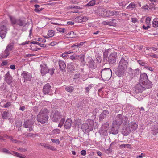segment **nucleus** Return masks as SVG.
<instances>
[{
    "label": "nucleus",
    "instance_id": "1",
    "mask_svg": "<svg viewBox=\"0 0 158 158\" xmlns=\"http://www.w3.org/2000/svg\"><path fill=\"white\" fill-rule=\"evenodd\" d=\"M128 119V118L126 116H123V117L121 114L118 115L116 117V120L113 122L111 131L110 132V134L112 133L114 135L117 134L118 133V128L122 123V121L126 122L124 123V125L126 123H127V121Z\"/></svg>",
    "mask_w": 158,
    "mask_h": 158
},
{
    "label": "nucleus",
    "instance_id": "2",
    "mask_svg": "<svg viewBox=\"0 0 158 158\" xmlns=\"http://www.w3.org/2000/svg\"><path fill=\"white\" fill-rule=\"evenodd\" d=\"M137 128L138 125L135 122H131L128 124L126 123L123 125L122 134L124 136H127L132 131L136 130Z\"/></svg>",
    "mask_w": 158,
    "mask_h": 158
},
{
    "label": "nucleus",
    "instance_id": "3",
    "mask_svg": "<svg viewBox=\"0 0 158 158\" xmlns=\"http://www.w3.org/2000/svg\"><path fill=\"white\" fill-rule=\"evenodd\" d=\"M49 113L48 110L45 109L40 111L37 116V120L38 122L43 124L48 121V113Z\"/></svg>",
    "mask_w": 158,
    "mask_h": 158
},
{
    "label": "nucleus",
    "instance_id": "4",
    "mask_svg": "<svg viewBox=\"0 0 158 158\" xmlns=\"http://www.w3.org/2000/svg\"><path fill=\"white\" fill-rule=\"evenodd\" d=\"M9 18L11 23L13 26L16 25L20 27H24L26 25V21L24 20L16 19L15 17L11 16H10Z\"/></svg>",
    "mask_w": 158,
    "mask_h": 158
},
{
    "label": "nucleus",
    "instance_id": "5",
    "mask_svg": "<svg viewBox=\"0 0 158 158\" xmlns=\"http://www.w3.org/2000/svg\"><path fill=\"white\" fill-rule=\"evenodd\" d=\"M152 87L151 83L145 85L142 84L139 82V84H137L135 86V91L136 92H141L146 89H148Z\"/></svg>",
    "mask_w": 158,
    "mask_h": 158
},
{
    "label": "nucleus",
    "instance_id": "6",
    "mask_svg": "<svg viewBox=\"0 0 158 158\" xmlns=\"http://www.w3.org/2000/svg\"><path fill=\"white\" fill-rule=\"evenodd\" d=\"M112 71L110 68H105L101 72V76L105 79H109L111 77Z\"/></svg>",
    "mask_w": 158,
    "mask_h": 158
},
{
    "label": "nucleus",
    "instance_id": "7",
    "mask_svg": "<svg viewBox=\"0 0 158 158\" xmlns=\"http://www.w3.org/2000/svg\"><path fill=\"white\" fill-rule=\"evenodd\" d=\"M139 82L142 84L145 85H148L150 83L152 86V83L150 81L148 78V76L145 73H143L141 74Z\"/></svg>",
    "mask_w": 158,
    "mask_h": 158
},
{
    "label": "nucleus",
    "instance_id": "8",
    "mask_svg": "<svg viewBox=\"0 0 158 158\" xmlns=\"http://www.w3.org/2000/svg\"><path fill=\"white\" fill-rule=\"evenodd\" d=\"M34 123V121L32 119L28 120L24 122L23 126L26 128H28V130L31 131L33 130Z\"/></svg>",
    "mask_w": 158,
    "mask_h": 158
},
{
    "label": "nucleus",
    "instance_id": "9",
    "mask_svg": "<svg viewBox=\"0 0 158 158\" xmlns=\"http://www.w3.org/2000/svg\"><path fill=\"white\" fill-rule=\"evenodd\" d=\"M109 129V123H106L102 125L99 133L103 135H106L107 134V131Z\"/></svg>",
    "mask_w": 158,
    "mask_h": 158
},
{
    "label": "nucleus",
    "instance_id": "10",
    "mask_svg": "<svg viewBox=\"0 0 158 158\" xmlns=\"http://www.w3.org/2000/svg\"><path fill=\"white\" fill-rule=\"evenodd\" d=\"M61 114L60 112L58 111H56L55 112H52L51 114V117L52 120L54 122H57L61 117Z\"/></svg>",
    "mask_w": 158,
    "mask_h": 158
},
{
    "label": "nucleus",
    "instance_id": "11",
    "mask_svg": "<svg viewBox=\"0 0 158 158\" xmlns=\"http://www.w3.org/2000/svg\"><path fill=\"white\" fill-rule=\"evenodd\" d=\"M117 53L115 52H112L109 56L108 62L111 64H114L116 61Z\"/></svg>",
    "mask_w": 158,
    "mask_h": 158
},
{
    "label": "nucleus",
    "instance_id": "12",
    "mask_svg": "<svg viewBox=\"0 0 158 158\" xmlns=\"http://www.w3.org/2000/svg\"><path fill=\"white\" fill-rule=\"evenodd\" d=\"M21 76L23 78L24 81H30L32 78L31 74L26 71L23 72Z\"/></svg>",
    "mask_w": 158,
    "mask_h": 158
},
{
    "label": "nucleus",
    "instance_id": "13",
    "mask_svg": "<svg viewBox=\"0 0 158 158\" xmlns=\"http://www.w3.org/2000/svg\"><path fill=\"white\" fill-rule=\"evenodd\" d=\"M7 29L6 27L4 25L1 26L0 27V36L2 39L5 37Z\"/></svg>",
    "mask_w": 158,
    "mask_h": 158
},
{
    "label": "nucleus",
    "instance_id": "14",
    "mask_svg": "<svg viewBox=\"0 0 158 158\" xmlns=\"http://www.w3.org/2000/svg\"><path fill=\"white\" fill-rule=\"evenodd\" d=\"M106 9L99 7L96 11V13L99 16H105Z\"/></svg>",
    "mask_w": 158,
    "mask_h": 158
},
{
    "label": "nucleus",
    "instance_id": "15",
    "mask_svg": "<svg viewBox=\"0 0 158 158\" xmlns=\"http://www.w3.org/2000/svg\"><path fill=\"white\" fill-rule=\"evenodd\" d=\"M126 69L123 68L118 66V70L116 71V73L118 77H120L123 75L126 72Z\"/></svg>",
    "mask_w": 158,
    "mask_h": 158
},
{
    "label": "nucleus",
    "instance_id": "16",
    "mask_svg": "<svg viewBox=\"0 0 158 158\" xmlns=\"http://www.w3.org/2000/svg\"><path fill=\"white\" fill-rule=\"evenodd\" d=\"M128 63L127 60H125L124 59H121L119 63V67L123 68L126 69Z\"/></svg>",
    "mask_w": 158,
    "mask_h": 158
},
{
    "label": "nucleus",
    "instance_id": "17",
    "mask_svg": "<svg viewBox=\"0 0 158 158\" xmlns=\"http://www.w3.org/2000/svg\"><path fill=\"white\" fill-rule=\"evenodd\" d=\"M109 112L107 110H103L100 115L99 120H102L105 118L109 114Z\"/></svg>",
    "mask_w": 158,
    "mask_h": 158
},
{
    "label": "nucleus",
    "instance_id": "18",
    "mask_svg": "<svg viewBox=\"0 0 158 158\" xmlns=\"http://www.w3.org/2000/svg\"><path fill=\"white\" fill-rule=\"evenodd\" d=\"M152 131L154 135H156L158 133V122L154 123V125L152 127Z\"/></svg>",
    "mask_w": 158,
    "mask_h": 158
},
{
    "label": "nucleus",
    "instance_id": "19",
    "mask_svg": "<svg viewBox=\"0 0 158 158\" xmlns=\"http://www.w3.org/2000/svg\"><path fill=\"white\" fill-rule=\"evenodd\" d=\"M5 80L7 83L10 84L12 82V78L10 75L9 72H8L5 75Z\"/></svg>",
    "mask_w": 158,
    "mask_h": 158
},
{
    "label": "nucleus",
    "instance_id": "20",
    "mask_svg": "<svg viewBox=\"0 0 158 158\" xmlns=\"http://www.w3.org/2000/svg\"><path fill=\"white\" fill-rule=\"evenodd\" d=\"M118 13V12L117 11H111L108 10H106L105 16H112L117 15Z\"/></svg>",
    "mask_w": 158,
    "mask_h": 158
},
{
    "label": "nucleus",
    "instance_id": "21",
    "mask_svg": "<svg viewBox=\"0 0 158 158\" xmlns=\"http://www.w3.org/2000/svg\"><path fill=\"white\" fill-rule=\"evenodd\" d=\"M51 86L49 84L45 85L43 89L44 93L45 94H48L50 90Z\"/></svg>",
    "mask_w": 158,
    "mask_h": 158
},
{
    "label": "nucleus",
    "instance_id": "22",
    "mask_svg": "<svg viewBox=\"0 0 158 158\" xmlns=\"http://www.w3.org/2000/svg\"><path fill=\"white\" fill-rule=\"evenodd\" d=\"M72 123V120L70 118L67 119L66 120L64 124L65 128L66 129L70 128L71 126Z\"/></svg>",
    "mask_w": 158,
    "mask_h": 158
},
{
    "label": "nucleus",
    "instance_id": "23",
    "mask_svg": "<svg viewBox=\"0 0 158 158\" xmlns=\"http://www.w3.org/2000/svg\"><path fill=\"white\" fill-rule=\"evenodd\" d=\"M10 52L6 49L2 53L1 56L2 58H6L9 55Z\"/></svg>",
    "mask_w": 158,
    "mask_h": 158
},
{
    "label": "nucleus",
    "instance_id": "24",
    "mask_svg": "<svg viewBox=\"0 0 158 158\" xmlns=\"http://www.w3.org/2000/svg\"><path fill=\"white\" fill-rule=\"evenodd\" d=\"M14 43H11L9 44L6 47V49L10 52L14 48Z\"/></svg>",
    "mask_w": 158,
    "mask_h": 158
},
{
    "label": "nucleus",
    "instance_id": "25",
    "mask_svg": "<svg viewBox=\"0 0 158 158\" xmlns=\"http://www.w3.org/2000/svg\"><path fill=\"white\" fill-rule=\"evenodd\" d=\"M59 64L60 69L61 70H64L66 66V65L65 63L62 61H60L59 62Z\"/></svg>",
    "mask_w": 158,
    "mask_h": 158
},
{
    "label": "nucleus",
    "instance_id": "26",
    "mask_svg": "<svg viewBox=\"0 0 158 158\" xmlns=\"http://www.w3.org/2000/svg\"><path fill=\"white\" fill-rule=\"evenodd\" d=\"M81 127L83 131H87L89 130V126L87 123H85L82 124Z\"/></svg>",
    "mask_w": 158,
    "mask_h": 158
},
{
    "label": "nucleus",
    "instance_id": "27",
    "mask_svg": "<svg viewBox=\"0 0 158 158\" xmlns=\"http://www.w3.org/2000/svg\"><path fill=\"white\" fill-rule=\"evenodd\" d=\"M136 4L135 2H132L127 7V8L128 9H133L137 6V5Z\"/></svg>",
    "mask_w": 158,
    "mask_h": 158
},
{
    "label": "nucleus",
    "instance_id": "28",
    "mask_svg": "<svg viewBox=\"0 0 158 158\" xmlns=\"http://www.w3.org/2000/svg\"><path fill=\"white\" fill-rule=\"evenodd\" d=\"M152 26L154 28L158 27V18H155L152 21Z\"/></svg>",
    "mask_w": 158,
    "mask_h": 158
},
{
    "label": "nucleus",
    "instance_id": "29",
    "mask_svg": "<svg viewBox=\"0 0 158 158\" xmlns=\"http://www.w3.org/2000/svg\"><path fill=\"white\" fill-rule=\"evenodd\" d=\"M67 67L70 71L74 70V66L73 65V63L72 62L68 63L67 64Z\"/></svg>",
    "mask_w": 158,
    "mask_h": 158
},
{
    "label": "nucleus",
    "instance_id": "30",
    "mask_svg": "<svg viewBox=\"0 0 158 158\" xmlns=\"http://www.w3.org/2000/svg\"><path fill=\"white\" fill-rule=\"evenodd\" d=\"M48 68L45 67L44 68H42L41 70V72L42 75H44L48 73Z\"/></svg>",
    "mask_w": 158,
    "mask_h": 158
},
{
    "label": "nucleus",
    "instance_id": "31",
    "mask_svg": "<svg viewBox=\"0 0 158 158\" xmlns=\"http://www.w3.org/2000/svg\"><path fill=\"white\" fill-rule=\"evenodd\" d=\"M9 113L8 111H3L2 115V117L3 119H7V117L9 116Z\"/></svg>",
    "mask_w": 158,
    "mask_h": 158
},
{
    "label": "nucleus",
    "instance_id": "32",
    "mask_svg": "<svg viewBox=\"0 0 158 158\" xmlns=\"http://www.w3.org/2000/svg\"><path fill=\"white\" fill-rule=\"evenodd\" d=\"M96 3V1L94 0H92L89 1L85 6H91L95 5Z\"/></svg>",
    "mask_w": 158,
    "mask_h": 158
},
{
    "label": "nucleus",
    "instance_id": "33",
    "mask_svg": "<svg viewBox=\"0 0 158 158\" xmlns=\"http://www.w3.org/2000/svg\"><path fill=\"white\" fill-rule=\"evenodd\" d=\"M83 16L81 15L75 18L74 21L77 22L81 23L83 22L82 20Z\"/></svg>",
    "mask_w": 158,
    "mask_h": 158
},
{
    "label": "nucleus",
    "instance_id": "34",
    "mask_svg": "<svg viewBox=\"0 0 158 158\" xmlns=\"http://www.w3.org/2000/svg\"><path fill=\"white\" fill-rule=\"evenodd\" d=\"M76 57L77 58V59L80 60V61L81 62H83L84 61V56L83 55H76Z\"/></svg>",
    "mask_w": 158,
    "mask_h": 158
},
{
    "label": "nucleus",
    "instance_id": "35",
    "mask_svg": "<svg viewBox=\"0 0 158 158\" xmlns=\"http://www.w3.org/2000/svg\"><path fill=\"white\" fill-rule=\"evenodd\" d=\"M110 22V26H115L116 25V21L115 19H111L109 21Z\"/></svg>",
    "mask_w": 158,
    "mask_h": 158
},
{
    "label": "nucleus",
    "instance_id": "36",
    "mask_svg": "<svg viewBox=\"0 0 158 158\" xmlns=\"http://www.w3.org/2000/svg\"><path fill=\"white\" fill-rule=\"evenodd\" d=\"M55 32L52 30H50L48 31V35L49 36L52 37L54 35Z\"/></svg>",
    "mask_w": 158,
    "mask_h": 158
},
{
    "label": "nucleus",
    "instance_id": "37",
    "mask_svg": "<svg viewBox=\"0 0 158 158\" xmlns=\"http://www.w3.org/2000/svg\"><path fill=\"white\" fill-rule=\"evenodd\" d=\"M65 89L69 92H72L73 91L74 88L72 86H67L65 88Z\"/></svg>",
    "mask_w": 158,
    "mask_h": 158
},
{
    "label": "nucleus",
    "instance_id": "38",
    "mask_svg": "<svg viewBox=\"0 0 158 158\" xmlns=\"http://www.w3.org/2000/svg\"><path fill=\"white\" fill-rule=\"evenodd\" d=\"M93 87V85L91 84L88 85L87 87H86L85 89V92L86 93H88L89 90L92 88Z\"/></svg>",
    "mask_w": 158,
    "mask_h": 158
},
{
    "label": "nucleus",
    "instance_id": "39",
    "mask_svg": "<svg viewBox=\"0 0 158 158\" xmlns=\"http://www.w3.org/2000/svg\"><path fill=\"white\" fill-rule=\"evenodd\" d=\"M81 123V120L80 119H77L75 120V124L76 125H77L78 127H79V125H80Z\"/></svg>",
    "mask_w": 158,
    "mask_h": 158
},
{
    "label": "nucleus",
    "instance_id": "40",
    "mask_svg": "<svg viewBox=\"0 0 158 158\" xmlns=\"http://www.w3.org/2000/svg\"><path fill=\"white\" fill-rule=\"evenodd\" d=\"M64 122H65V119H64V118H62L60 122V123L58 124V127H59L61 128L62 127V126H63Z\"/></svg>",
    "mask_w": 158,
    "mask_h": 158
},
{
    "label": "nucleus",
    "instance_id": "41",
    "mask_svg": "<svg viewBox=\"0 0 158 158\" xmlns=\"http://www.w3.org/2000/svg\"><path fill=\"white\" fill-rule=\"evenodd\" d=\"M67 35L69 38H73L74 37L75 35L74 32L71 31L69 32L67 34Z\"/></svg>",
    "mask_w": 158,
    "mask_h": 158
},
{
    "label": "nucleus",
    "instance_id": "42",
    "mask_svg": "<svg viewBox=\"0 0 158 158\" xmlns=\"http://www.w3.org/2000/svg\"><path fill=\"white\" fill-rule=\"evenodd\" d=\"M51 140L53 143H55L56 144H59L60 143V141L58 139H51Z\"/></svg>",
    "mask_w": 158,
    "mask_h": 158
},
{
    "label": "nucleus",
    "instance_id": "43",
    "mask_svg": "<svg viewBox=\"0 0 158 158\" xmlns=\"http://www.w3.org/2000/svg\"><path fill=\"white\" fill-rule=\"evenodd\" d=\"M47 149H50L51 150L56 151V148L52 146H50L48 145H47L46 148Z\"/></svg>",
    "mask_w": 158,
    "mask_h": 158
},
{
    "label": "nucleus",
    "instance_id": "44",
    "mask_svg": "<svg viewBox=\"0 0 158 158\" xmlns=\"http://www.w3.org/2000/svg\"><path fill=\"white\" fill-rule=\"evenodd\" d=\"M151 20V18L150 17H147L146 18L145 20L146 23L149 25L150 23V21Z\"/></svg>",
    "mask_w": 158,
    "mask_h": 158
},
{
    "label": "nucleus",
    "instance_id": "45",
    "mask_svg": "<svg viewBox=\"0 0 158 158\" xmlns=\"http://www.w3.org/2000/svg\"><path fill=\"white\" fill-rule=\"evenodd\" d=\"M54 70L55 69L54 68H51L48 70V72L52 75L54 73Z\"/></svg>",
    "mask_w": 158,
    "mask_h": 158
},
{
    "label": "nucleus",
    "instance_id": "46",
    "mask_svg": "<svg viewBox=\"0 0 158 158\" xmlns=\"http://www.w3.org/2000/svg\"><path fill=\"white\" fill-rule=\"evenodd\" d=\"M150 56L153 58H158V56L156 54H154L153 53H151L149 54Z\"/></svg>",
    "mask_w": 158,
    "mask_h": 158
},
{
    "label": "nucleus",
    "instance_id": "47",
    "mask_svg": "<svg viewBox=\"0 0 158 158\" xmlns=\"http://www.w3.org/2000/svg\"><path fill=\"white\" fill-rule=\"evenodd\" d=\"M57 30L59 32H65V29L64 28H57Z\"/></svg>",
    "mask_w": 158,
    "mask_h": 158
},
{
    "label": "nucleus",
    "instance_id": "48",
    "mask_svg": "<svg viewBox=\"0 0 158 158\" xmlns=\"http://www.w3.org/2000/svg\"><path fill=\"white\" fill-rule=\"evenodd\" d=\"M60 132V130L58 129H56L53 130V132L54 134H59Z\"/></svg>",
    "mask_w": 158,
    "mask_h": 158
},
{
    "label": "nucleus",
    "instance_id": "49",
    "mask_svg": "<svg viewBox=\"0 0 158 158\" xmlns=\"http://www.w3.org/2000/svg\"><path fill=\"white\" fill-rule=\"evenodd\" d=\"M138 62L141 66H144L146 64L145 62H143L142 61L140 60L138 61Z\"/></svg>",
    "mask_w": 158,
    "mask_h": 158
},
{
    "label": "nucleus",
    "instance_id": "50",
    "mask_svg": "<svg viewBox=\"0 0 158 158\" xmlns=\"http://www.w3.org/2000/svg\"><path fill=\"white\" fill-rule=\"evenodd\" d=\"M50 23L52 24L56 25H59L60 24L58 23H57L55 22L54 20H51L50 21Z\"/></svg>",
    "mask_w": 158,
    "mask_h": 158
},
{
    "label": "nucleus",
    "instance_id": "51",
    "mask_svg": "<svg viewBox=\"0 0 158 158\" xmlns=\"http://www.w3.org/2000/svg\"><path fill=\"white\" fill-rule=\"evenodd\" d=\"M2 151L3 152L6 153L10 154L11 153L7 149L4 148L3 149Z\"/></svg>",
    "mask_w": 158,
    "mask_h": 158
},
{
    "label": "nucleus",
    "instance_id": "52",
    "mask_svg": "<svg viewBox=\"0 0 158 158\" xmlns=\"http://www.w3.org/2000/svg\"><path fill=\"white\" fill-rule=\"evenodd\" d=\"M110 22L109 21L108 22H106V21H103L102 22V24L104 25H109L110 26Z\"/></svg>",
    "mask_w": 158,
    "mask_h": 158
},
{
    "label": "nucleus",
    "instance_id": "53",
    "mask_svg": "<svg viewBox=\"0 0 158 158\" xmlns=\"http://www.w3.org/2000/svg\"><path fill=\"white\" fill-rule=\"evenodd\" d=\"M38 40L40 42H42L43 43H44V42H46L45 39L44 38H39Z\"/></svg>",
    "mask_w": 158,
    "mask_h": 158
},
{
    "label": "nucleus",
    "instance_id": "54",
    "mask_svg": "<svg viewBox=\"0 0 158 158\" xmlns=\"http://www.w3.org/2000/svg\"><path fill=\"white\" fill-rule=\"evenodd\" d=\"M145 154L142 153L140 155L137 156H136V158H141L145 156Z\"/></svg>",
    "mask_w": 158,
    "mask_h": 158
},
{
    "label": "nucleus",
    "instance_id": "55",
    "mask_svg": "<svg viewBox=\"0 0 158 158\" xmlns=\"http://www.w3.org/2000/svg\"><path fill=\"white\" fill-rule=\"evenodd\" d=\"M148 8L149 7L148 5H146L145 6L143 7L142 9L144 10L145 11H146V10H148Z\"/></svg>",
    "mask_w": 158,
    "mask_h": 158
},
{
    "label": "nucleus",
    "instance_id": "56",
    "mask_svg": "<svg viewBox=\"0 0 158 158\" xmlns=\"http://www.w3.org/2000/svg\"><path fill=\"white\" fill-rule=\"evenodd\" d=\"M70 58L73 61H74L75 60L77 59V58L76 57V56H74L73 55L71 56Z\"/></svg>",
    "mask_w": 158,
    "mask_h": 158
},
{
    "label": "nucleus",
    "instance_id": "57",
    "mask_svg": "<svg viewBox=\"0 0 158 158\" xmlns=\"http://www.w3.org/2000/svg\"><path fill=\"white\" fill-rule=\"evenodd\" d=\"M126 5V3L124 2H122L119 3V5L120 6H125Z\"/></svg>",
    "mask_w": 158,
    "mask_h": 158
},
{
    "label": "nucleus",
    "instance_id": "58",
    "mask_svg": "<svg viewBox=\"0 0 158 158\" xmlns=\"http://www.w3.org/2000/svg\"><path fill=\"white\" fill-rule=\"evenodd\" d=\"M82 19L83 22H85L87 21L89 19V18L88 17L83 16Z\"/></svg>",
    "mask_w": 158,
    "mask_h": 158
},
{
    "label": "nucleus",
    "instance_id": "59",
    "mask_svg": "<svg viewBox=\"0 0 158 158\" xmlns=\"http://www.w3.org/2000/svg\"><path fill=\"white\" fill-rule=\"evenodd\" d=\"M81 153L82 155L85 156L86 154V152L85 150H83L81 152Z\"/></svg>",
    "mask_w": 158,
    "mask_h": 158
},
{
    "label": "nucleus",
    "instance_id": "60",
    "mask_svg": "<svg viewBox=\"0 0 158 158\" xmlns=\"http://www.w3.org/2000/svg\"><path fill=\"white\" fill-rule=\"evenodd\" d=\"M85 43V42H80L79 43V44H77V45L75 44L74 45H73V47H74L75 46H81V45H82Z\"/></svg>",
    "mask_w": 158,
    "mask_h": 158
},
{
    "label": "nucleus",
    "instance_id": "61",
    "mask_svg": "<svg viewBox=\"0 0 158 158\" xmlns=\"http://www.w3.org/2000/svg\"><path fill=\"white\" fill-rule=\"evenodd\" d=\"M42 9H43L42 8H41L40 9H38V8H35L34 9V11L36 12H40V11H41L42 10Z\"/></svg>",
    "mask_w": 158,
    "mask_h": 158
},
{
    "label": "nucleus",
    "instance_id": "62",
    "mask_svg": "<svg viewBox=\"0 0 158 158\" xmlns=\"http://www.w3.org/2000/svg\"><path fill=\"white\" fill-rule=\"evenodd\" d=\"M57 44V42L55 41H53L50 43V44L52 46H53Z\"/></svg>",
    "mask_w": 158,
    "mask_h": 158
},
{
    "label": "nucleus",
    "instance_id": "63",
    "mask_svg": "<svg viewBox=\"0 0 158 158\" xmlns=\"http://www.w3.org/2000/svg\"><path fill=\"white\" fill-rule=\"evenodd\" d=\"M11 105L10 102H8L5 105H4V107L5 108H7Z\"/></svg>",
    "mask_w": 158,
    "mask_h": 158
},
{
    "label": "nucleus",
    "instance_id": "64",
    "mask_svg": "<svg viewBox=\"0 0 158 158\" xmlns=\"http://www.w3.org/2000/svg\"><path fill=\"white\" fill-rule=\"evenodd\" d=\"M131 21L133 23L136 22L137 21V19L136 18H131Z\"/></svg>",
    "mask_w": 158,
    "mask_h": 158
}]
</instances>
